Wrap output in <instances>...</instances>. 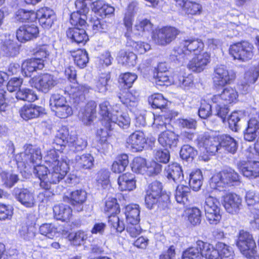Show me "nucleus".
<instances>
[{
	"instance_id": "1",
	"label": "nucleus",
	"mask_w": 259,
	"mask_h": 259,
	"mask_svg": "<svg viewBox=\"0 0 259 259\" xmlns=\"http://www.w3.org/2000/svg\"><path fill=\"white\" fill-rule=\"evenodd\" d=\"M47 166L39 165L34 167L33 172L40 180V186L49 190L51 184L62 180L68 172L69 167L62 153L55 149L48 151L44 157Z\"/></svg>"
},
{
	"instance_id": "2",
	"label": "nucleus",
	"mask_w": 259,
	"mask_h": 259,
	"mask_svg": "<svg viewBox=\"0 0 259 259\" xmlns=\"http://www.w3.org/2000/svg\"><path fill=\"white\" fill-rule=\"evenodd\" d=\"M204 48L203 42L199 39L189 38L183 41L180 46L175 48L171 51L170 57L173 61H178L183 64L186 62L193 53H200Z\"/></svg>"
},
{
	"instance_id": "3",
	"label": "nucleus",
	"mask_w": 259,
	"mask_h": 259,
	"mask_svg": "<svg viewBox=\"0 0 259 259\" xmlns=\"http://www.w3.org/2000/svg\"><path fill=\"white\" fill-rule=\"evenodd\" d=\"M92 12L96 15L95 18H89V22L94 31H100L102 29V25L99 20L106 18L113 14L115 9L106 2L103 0H98L94 2L91 6Z\"/></svg>"
},
{
	"instance_id": "4",
	"label": "nucleus",
	"mask_w": 259,
	"mask_h": 259,
	"mask_svg": "<svg viewBox=\"0 0 259 259\" xmlns=\"http://www.w3.org/2000/svg\"><path fill=\"white\" fill-rule=\"evenodd\" d=\"M162 190V186L159 182L154 181L148 186L145 198V204L148 209L160 207V200H163L164 203L167 204L168 196L163 194Z\"/></svg>"
},
{
	"instance_id": "5",
	"label": "nucleus",
	"mask_w": 259,
	"mask_h": 259,
	"mask_svg": "<svg viewBox=\"0 0 259 259\" xmlns=\"http://www.w3.org/2000/svg\"><path fill=\"white\" fill-rule=\"evenodd\" d=\"M236 245L246 257L259 259V256L256 255L257 251L255 242L249 233L244 230L240 231Z\"/></svg>"
},
{
	"instance_id": "6",
	"label": "nucleus",
	"mask_w": 259,
	"mask_h": 259,
	"mask_svg": "<svg viewBox=\"0 0 259 259\" xmlns=\"http://www.w3.org/2000/svg\"><path fill=\"white\" fill-rule=\"evenodd\" d=\"M240 177L234 169L229 168L214 175L210 181L212 188L222 187L227 186H233L240 182Z\"/></svg>"
},
{
	"instance_id": "7",
	"label": "nucleus",
	"mask_w": 259,
	"mask_h": 259,
	"mask_svg": "<svg viewBox=\"0 0 259 259\" xmlns=\"http://www.w3.org/2000/svg\"><path fill=\"white\" fill-rule=\"evenodd\" d=\"M236 77V72L224 65H218L214 69L213 81L215 86L223 87L232 83Z\"/></svg>"
},
{
	"instance_id": "8",
	"label": "nucleus",
	"mask_w": 259,
	"mask_h": 259,
	"mask_svg": "<svg viewBox=\"0 0 259 259\" xmlns=\"http://www.w3.org/2000/svg\"><path fill=\"white\" fill-rule=\"evenodd\" d=\"M37 15L33 11L19 9L15 13V18L17 21L31 22L20 26L16 32H39L38 27L33 22L36 19Z\"/></svg>"
},
{
	"instance_id": "9",
	"label": "nucleus",
	"mask_w": 259,
	"mask_h": 259,
	"mask_svg": "<svg viewBox=\"0 0 259 259\" xmlns=\"http://www.w3.org/2000/svg\"><path fill=\"white\" fill-rule=\"evenodd\" d=\"M253 49V46L252 44L247 41H243L231 46L229 53L234 60L246 61L252 58Z\"/></svg>"
},
{
	"instance_id": "10",
	"label": "nucleus",
	"mask_w": 259,
	"mask_h": 259,
	"mask_svg": "<svg viewBox=\"0 0 259 259\" xmlns=\"http://www.w3.org/2000/svg\"><path fill=\"white\" fill-rule=\"evenodd\" d=\"M29 83L32 87L47 93L57 84L58 81L53 75L45 73L31 78Z\"/></svg>"
},
{
	"instance_id": "11",
	"label": "nucleus",
	"mask_w": 259,
	"mask_h": 259,
	"mask_svg": "<svg viewBox=\"0 0 259 259\" xmlns=\"http://www.w3.org/2000/svg\"><path fill=\"white\" fill-rule=\"evenodd\" d=\"M220 203L219 200L211 195L206 197L204 206L206 219L211 224H217L221 220Z\"/></svg>"
},
{
	"instance_id": "12",
	"label": "nucleus",
	"mask_w": 259,
	"mask_h": 259,
	"mask_svg": "<svg viewBox=\"0 0 259 259\" xmlns=\"http://www.w3.org/2000/svg\"><path fill=\"white\" fill-rule=\"evenodd\" d=\"M109 122L105 123L106 128L109 130H112L113 125L115 124L122 128H127L131 123V118L128 114L115 109L113 110Z\"/></svg>"
},
{
	"instance_id": "13",
	"label": "nucleus",
	"mask_w": 259,
	"mask_h": 259,
	"mask_svg": "<svg viewBox=\"0 0 259 259\" xmlns=\"http://www.w3.org/2000/svg\"><path fill=\"white\" fill-rule=\"evenodd\" d=\"M188 63V68L193 72H201L210 62V56L206 52L195 55Z\"/></svg>"
},
{
	"instance_id": "14",
	"label": "nucleus",
	"mask_w": 259,
	"mask_h": 259,
	"mask_svg": "<svg viewBox=\"0 0 259 259\" xmlns=\"http://www.w3.org/2000/svg\"><path fill=\"white\" fill-rule=\"evenodd\" d=\"M238 97V93L236 90L228 87L224 89L220 95H214L210 99L213 103H221L223 105H227L235 102Z\"/></svg>"
},
{
	"instance_id": "15",
	"label": "nucleus",
	"mask_w": 259,
	"mask_h": 259,
	"mask_svg": "<svg viewBox=\"0 0 259 259\" xmlns=\"http://www.w3.org/2000/svg\"><path fill=\"white\" fill-rule=\"evenodd\" d=\"M242 199L235 193H227L223 197V205L226 211L232 214L238 213L240 209Z\"/></svg>"
},
{
	"instance_id": "16",
	"label": "nucleus",
	"mask_w": 259,
	"mask_h": 259,
	"mask_svg": "<svg viewBox=\"0 0 259 259\" xmlns=\"http://www.w3.org/2000/svg\"><path fill=\"white\" fill-rule=\"evenodd\" d=\"M237 166L244 177L249 179L259 177V161H241L238 163Z\"/></svg>"
},
{
	"instance_id": "17",
	"label": "nucleus",
	"mask_w": 259,
	"mask_h": 259,
	"mask_svg": "<svg viewBox=\"0 0 259 259\" xmlns=\"http://www.w3.org/2000/svg\"><path fill=\"white\" fill-rule=\"evenodd\" d=\"M96 103L91 101L80 110L79 118L84 124L89 125L92 124L96 117Z\"/></svg>"
},
{
	"instance_id": "18",
	"label": "nucleus",
	"mask_w": 259,
	"mask_h": 259,
	"mask_svg": "<svg viewBox=\"0 0 259 259\" xmlns=\"http://www.w3.org/2000/svg\"><path fill=\"white\" fill-rule=\"evenodd\" d=\"M35 14L38 19L40 25L44 29H48L50 28L55 18L54 11L47 7H43L39 9Z\"/></svg>"
},
{
	"instance_id": "19",
	"label": "nucleus",
	"mask_w": 259,
	"mask_h": 259,
	"mask_svg": "<svg viewBox=\"0 0 259 259\" xmlns=\"http://www.w3.org/2000/svg\"><path fill=\"white\" fill-rule=\"evenodd\" d=\"M173 83L185 90H188L193 87V77L191 74L186 75L184 70L176 71L173 74Z\"/></svg>"
},
{
	"instance_id": "20",
	"label": "nucleus",
	"mask_w": 259,
	"mask_h": 259,
	"mask_svg": "<svg viewBox=\"0 0 259 259\" xmlns=\"http://www.w3.org/2000/svg\"><path fill=\"white\" fill-rule=\"evenodd\" d=\"M196 245L201 253L202 258L205 257L206 259H220L218 249L207 242L202 240H198L196 242Z\"/></svg>"
},
{
	"instance_id": "21",
	"label": "nucleus",
	"mask_w": 259,
	"mask_h": 259,
	"mask_svg": "<svg viewBox=\"0 0 259 259\" xmlns=\"http://www.w3.org/2000/svg\"><path fill=\"white\" fill-rule=\"evenodd\" d=\"M146 143L144 133L140 131H137L132 133L126 140L128 147L134 151L142 150Z\"/></svg>"
},
{
	"instance_id": "22",
	"label": "nucleus",
	"mask_w": 259,
	"mask_h": 259,
	"mask_svg": "<svg viewBox=\"0 0 259 259\" xmlns=\"http://www.w3.org/2000/svg\"><path fill=\"white\" fill-rule=\"evenodd\" d=\"M167 178L176 183H186L183 181L184 175L181 167L177 163L169 164L165 169Z\"/></svg>"
},
{
	"instance_id": "23",
	"label": "nucleus",
	"mask_w": 259,
	"mask_h": 259,
	"mask_svg": "<svg viewBox=\"0 0 259 259\" xmlns=\"http://www.w3.org/2000/svg\"><path fill=\"white\" fill-rule=\"evenodd\" d=\"M44 112V109L32 104L25 105L20 110V114L25 120L38 117Z\"/></svg>"
},
{
	"instance_id": "24",
	"label": "nucleus",
	"mask_w": 259,
	"mask_h": 259,
	"mask_svg": "<svg viewBox=\"0 0 259 259\" xmlns=\"http://www.w3.org/2000/svg\"><path fill=\"white\" fill-rule=\"evenodd\" d=\"M44 67L41 59L33 58L24 61L22 64V73L26 76H30L31 73Z\"/></svg>"
},
{
	"instance_id": "25",
	"label": "nucleus",
	"mask_w": 259,
	"mask_h": 259,
	"mask_svg": "<svg viewBox=\"0 0 259 259\" xmlns=\"http://www.w3.org/2000/svg\"><path fill=\"white\" fill-rule=\"evenodd\" d=\"M118 184L121 191H132L136 188V181L133 174L125 173L118 177Z\"/></svg>"
},
{
	"instance_id": "26",
	"label": "nucleus",
	"mask_w": 259,
	"mask_h": 259,
	"mask_svg": "<svg viewBox=\"0 0 259 259\" xmlns=\"http://www.w3.org/2000/svg\"><path fill=\"white\" fill-rule=\"evenodd\" d=\"M158 140L159 143L163 147L170 148L177 146L178 136L170 131H166L159 135Z\"/></svg>"
},
{
	"instance_id": "27",
	"label": "nucleus",
	"mask_w": 259,
	"mask_h": 259,
	"mask_svg": "<svg viewBox=\"0 0 259 259\" xmlns=\"http://www.w3.org/2000/svg\"><path fill=\"white\" fill-rule=\"evenodd\" d=\"M91 90V88L85 84H79L78 82H72L70 85L67 92L73 98H84V94L88 93Z\"/></svg>"
},
{
	"instance_id": "28",
	"label": "nucleus",
	"mask_w": 259,
	"mask_h": 259,
	"mask_svg": "<svg viewBox=\"0 0 259 259\" xmlns=\"http://www.w3.org/2000/svg\"><path fill=\"white\" fill-rule=\"evenodd\" d=\"M138 11V3L132 2L130 3L123 18V24L127 31L132 30L134 16Z\"/></svg>"
},
{
	"instance_id": "29",
	"label": "nucleus",
	"mask_w": 259,
	"mask_h": 259,
	"mask_svg": "<svg viewBox=\"0 0 259 259\" xmlns=\"http://www.w3.org/2000/svg\"><path fill=\"white\" fill-rule=\"evenodd\" d=\"M17 199L22 205L27 208H32L35 204L34 193L27 189L21 190Z\"/></svg>"
},
{
	"instance_id": "30",
	"label": "nucleus",
	"mask_w": 259,
	"mask_h": 259,
	"mask_svg": "<svg viewBox=\"0 0 259 259\" xmlns=\"http://www.w3.org/2000/svg\"><path fill=\"white\" fill-rule=\"evenodd\" d=\"M259 136V123L255 118L250 119L244 133V139L249 142L253 141Z\"/></svg>"
},
{
	"instance_id": "31",
	"label": "nucleus",
	"mask_w": 259,
	"mask_h": 259,
	"mask_svg": "<svg viewBox=\"0 0 259 259\" xmlns=\"http://www.w3.org/2000/svg\"><path fill=\"white\" fill-rule=\"evenodd\" d=\"M53 211L55 218L62 221L69 220L72 215V209L69 206L64 204L56 205Z\"/></svg>"
},
{
	"instance_id": "32",
	"label": "nucleus",
	"mask_w": 259,
	"mask_h": 259,
	"mask_svg": "<svg viewBox=\"0 0 259 259\" xmlns=\"http://www.w3.org/2000/svg\"><path fill=\"white\" fill-rule=\"evenodd\" d=\"M190 196L191 190L188 186L182 183L177 186L175 197L178 203H185L189 201Z\"/></svg>"
},
{
	"instance_id": "33",
	"label": "nucleus",
	"mask_w": 259,
	"mask_h": 259,
	"mask_svg": "<svg viewBox=\"0 0 259 259\" xmlns=\"http://www.w3.org/2000/svg\"><path fill=\"white\" fill-rule=\"evenodd\" d=\"M87 19V15L76 11L71 14L70 21L74 29L84 30Z\"/></svg>"
},
{
	"instance_id": "34",
	"label": "nucleus",
	"mask_w": 259,
	"mask_h": 259,
	"mask_svg": "<svg viewBox=\"0 0 259 259\" xmlns=\"http://www.w3.org/2000/svg\"><path fill=\"white\" fill-rule=\"evenodd\" d=\"M220 141L217 137H208L202 139L200 144H202L207 152L214 154L218 151L220 147Z\"/></svg>"
},
{
	"instance_id": "35",
	"label": "nucleus",
	"mask_w": 259,
	"mask_h": 259,
	"mask_svg": "<svg viewBox=\"0 0 259 259\" xmlns=\"http://www.w3.org/2000/svg\"><path fill=\"white\" fill-rule=\"evenodd\" d=\"M75 63L80 68H84L89 62V57L87 51L82 49L70 51Z\"/></svg>"
},
{
	"instance_id": "36",
	"label": "nucleus",
	"mask_w": 259,
	"mask_h": 259,
	"mask_svg": "<svg viewBox=\"0 0 259 259\" xmlns=\"http://www.w3.org/2000/svg\"><path fill=\"white\" fill-rule=\"evenodd\" d=\"M125 214L128 223H138L140 221V210L137 204H130L125 207Z\"/></svg>"
},
{
	"instance_id": "37",
	"label": "nucleus",
	"mask_w": 259,
	"mask_h": 259,
	"mask_svg": "<svg viewBox=\"0 0 259 259\" xmlns=\"http://www.w3.org/2000/svg\"><path fill=\"white\" fill-rule=\"evenodd\" d=\"M220 147L224 148L228 152L234 153L237 149V143L235 140L228 135L222 136L220 138Z\"/></svg>"
},
{
	"instance_id": "38",
	"label": "nucleus",
	"mask_w": 259,
	"mask_h": 259,
	"mask_svg": "<svg viewBox=\"0 0 259 259\" xmlns=\"http://www.w3.org/2000/svg\"><path fill=\"white\" fill-rule=\"evenodd\" d=\"M70 136L68 130L66 127H62L57 132L54 139V144L61 147L65 146L69 144Z\"/></svg>"
},
{
	"instance_id": "39",
	"label": "nucleus",
	"mask_w": 259,
	"mask_h": 259,
	"mask_svg": "<svg viewBox=\"0 0 259 259\" xmlns=\"http://www.w3.org/2000/svg\"><path fill=\"white\" fill-rule=\"evenodd\" d=\"M185 214L191 225L195 226L200 223L201 211L198 208H189L185 211Z\"/></svg>"
},
{
	"instance_id": "40",
	"label": "nucleus",
	"mask_w": 259,
	"mask_h": 259,
	"mask_svg": "<svg viewBox=\"0 0 259 259\" xmlns=\"http://www.w3.org/2000/svg\"><path fill=\"white\" fill-rule=\"evenodd\" d=\"M94 161L93 157L90 154L77 155L75 157L76 166L84 169L91 168L93 166Z\"/></svg>"
},
{
	"instance_id": "41",
	"label": "nucleus",
	"mask_w": 259,
	"mask_h": 259,
	"mask_svg": "<svg viewBox=\"0 0 259 259\" xmlns=\"http://www.w3.org/2000/svg\"><path fill=\"white\" fill-rule=\"evenodd\" d=\"M203 176L200 170L192 172L190 175L189 185L195 191H198L202 184Z\"/></svg>"
},
{
	"instance_id": "42",
	"label": "nucleus",
	"mask_w": 259,
	"mask_h": 259,
	"mask_svg": "<svg viewBox=\"0 0 259 259\" xmlns=\"http://www.w3.org/2000/svg\"><path fill=\"white\" fill-rule=\"evenodd\" d=\"M1 49L6 55L13 57L19 53V46L13 40H9L4 42Z\"/></svg>"
},
{
	"instance_id": "43",
	"label": "nucleus",
	"mask_w": 259,
	"mask_h": 259,
	"mask_svg": "<svg viewBox=\"0 0 259 259\" xmlns=\"http://www.w3.org/2000/svg\"><path fill=\"white\" fill-rule=\"evenodd\" d=\"M128 162V156L126 154H121L112 164V170L115 173L121 172L125 170Z\"/></svg>"
},
{
	"instance_id": "44",
	"label": "nucleus",
	"mask_w": 259,
	"mask_h": 259,
	"mask_svg": "<svg viewBox=\"0 0 259 259\" xmlns=\"http://www.w3.org/2000/svg\"><path fill=\"white\" fill-rule=\"evenodd\" d=\"M176 38L175 33H152L153 41L159 45H165Z\"/></svg>"
},
{
	"instance_id": "45",
	"label": "nucleus",
	"mask_w": 259,
	"mask_h": 259,
	"mask_svg": "<svg viewBox=\"0 0 259 259\" xmlns=\"http://www.w3.org/2000/svg\"><path fill=\"white\" fill-rule=\"evenodd\" d=\"M68 145L76 152H79L85 148L87 146V142L85 139L76 137L74 134L70 135Z\"/></svg>"
},
{
	"instance_id": "46",
	"label": "nucleus",
	"mask_w": 259,
	"mask_h": 259,
	"mask_svg": "<svg viewBox=\"0 0 259 259\" xmlns=\"http://www.w3.org/2000/svg\"><path fill=\"white\" fill-rule=\"evenodd\" d=\"M16 97L17 99L33 102L37 99V96L33 91L29 89H20L16 93Z\"/></svg>"
},
{
	"instance_id": "47",
	"label": "nucleus",
	"mask_w": 259,
	"mask_h": 259,
	"mask_svg": "<svg viewBox=\"0 0 259 259\" xmlns=\"http://www.w3.org/2000/svg\"><path fill=\"white\" fill-rule=\"evenodd\" d=\"M138 95H134L132 93L127 92L119 96L121 102L128 107H135L137 105Z\"/></svg>"
},
{
	"instance_id": "48",
	"label": "nucleus",
	"mask_w": 259,
	"mask_h": 259,
	"mask_svg": "<svg viewBox=\"0 0 259 259\" xmlns=\"http://www.w3.org/2000/svg\"><path fill=\"white\" fill-rule=\"evenodd\" d=\"M147 163L144 158L141 157H135L132 164V169L136 173L145 174Z\"/></svg>"
},
{
	"instance_id": "49",
	"label": "nucleus",
	"mask_w": 259,
	"mask_h": 259,
	"mask_svg": "<svg viewBox=\"0 0 259 259\" xmlns=\"http://www.w3.org/2000/svg\"><path fill=\"white\" fill-rule=\"evenodd\" d=\"M184 12L187 14L197 15L200 14L202 10L201 6L197 3L188 1L184 6H182Z\"/></svg>"
},
{
	"instance_id": "50",
	"label": "nucleus",
	"mask_w": 259,
	"mask_h": 259,
	"mask_svg": "<svg viewBox=\"0 0 259 259\" xmlns=\"http://www.w3.org/2000/svg\"><path fill=\"white\" fill-rule=\"evenodd\" d=\"M136 55L133 52H125L123 51H121L118 61L123 65L134 66L136 63Z\"/></svg>"
},
{
	"instance_id": "51",
	"label": "nucleus",
	"mask_w": 259,
	"mask_h": 259,
	"mask_svg": "<svg viewBox=\"0 0 259 259\" xmlns=\"http://www.w3.org/2000/svg\"><path fill=\"white\" fill-rule=\"evenodd\" d=\"M70 201L73 205L82 204L87 197V192L83 190H77L72 192L70 194Z\"/></svg>"
},
{
	"instance_id": "52",
	"label": "nucleus",
	"mask_w": 259,
	"mask_h": 259,
	"mask_svg": "<svg viewBox=\"0 0 259 259\" xmlns=\"http://www.w3.org/2000/svg\"><path fill=\"white\" fill-rule=\"evenodd\" d=\"M24 155L26 159L32 163H36L37 160H39L41 158L40 149H34L32 146H29L27 148Z\"/></svg>"
},
{
	"instance_id": "53",
	"label": "nucleus",
	"mask_w": 259,
	"mask_h": 259,
	"mask_svg": "<svg viewBox=\"0 0 259 259\" xmlns=\"http://www.w3.org/2000/svg\"><path fill=\"white\" fill-rule=\"evenodd\" d=\"M149 103L153 108H162L165 106L167 101L160 94L152 95L149 98Z\"/></svg>"
},
{
	"instance_id": "54",
	"label": "nucleus",
	"mask_w": 259,
	"mask_h": 259,
	"mask_svg": "<svg viewBox=\"0 0 259 259\" xmlns=\"http://www.w3.org/2000/svg\"><path fill=\"white\" fill-rule=\"evenodd\" d=\"M50 102L52 111L68 103L66 98L59 94H53L50 98Z\"/></svg>"
},
{
	"instance_id": "55",
	"label": "nucleus",
	"mask_w": 259,
	"mask_h": 259,
	"mask_svg": "<svg viewBox=\"0 0 259 259\" xmlns=\"http://www.w3.org/2000/svg\"><path fill=\"white\" fill-rule=\"evenodd\" d=\"M197 152L189 145H184L180 151V155L183 159L192 160L197 155Z\"/></svg>"
},
{
	"instance_id": "56",
	"label": "nucleus",
	"mask_w": 259,
	"mask_h": 259,
	"mask_svg": "<svg viewBox=\"0 0 259 259\" xmlns=\"http://www.w3.org/2000/svg\"><path fill=\"white\" fill-rule=\"evenodd\" d=\"M134 27L135 30L139 32H149L153 30V24L147 19L137 20Z\"/></svg>"
},
{
	"instance_id": "57",
	"label": "nucleus",
	"mask_w": 259,
	"mask_h": 259,
	"mask_svg": "<svg viewBox=\"0 0 259 259\" xmlns=\"http://www.w3.org/2000/svg\"><path fill=\"white\" fill-rule=\"evenodd\" d=\"M154 122L153 126L158 130H163L167 128V125L169 122V119L162 115H153Z\"/></svg>"
},
{
	"instance_id": "58",
	"label": "nucleus",
	"mask_w": 259,
	"mask_h": 259,
	"mask_svg": "<svg viewBox=\"0 0 259 259\" xmlns=\"http://www.w3.org/2000/svg\"><path fill=\"white\" fill-rule=\"evenodd\" d=\"M243 116L244 112L242 111L232 112L228 119L230 128L232 130L236 131L238 127V122Z\"/></svg>"
},
{
	"instance_id": "59",
	"label": "nucleus",
	"mask_w": 259,
	"mask_h": 259,
	"mask_svg": "<svg viewBox=\"0 0 259 259\" xmlns=\"http://www.w3.org/2000/svg\"><path fill=\"white\" fill-rule=\"evenodd\" d=\"M169 73H157L155 82L157 85L168 86L173 83V75L169 76Z\"/></svg>"
},
{
	"instance_id": "60",
	"label": "nucleus",
	"mask_w": 259,
	"mask_h": 259,
	"mask_svg": "<svg viewBox=\"0 0 259 259\" xmlns=\"http://www.w3.org/2000/svg\"><path fill=\"white\" fill-rule=\"evenodd\" d=\"M67 238L74 245H79L87 239V235L83 231H78L75 233H70Z\"/></svg>"
},
{
	"instance_id": "61",
	"label": "nucleus",
	"mask_w": 259,
	"mask_h": 259,
	"mask_svg": "<svg viewBox=\"0 0 259 259\" xmlns=\"http://www.w3.org/2000/svg\"><path fill=\"white\" fill-rule=\"evenodd\" d=\"M182 259H202L201 253L197 246L191 247L183 251Z\"/></svg>"
},
{
	"instance_id": "62",
	"label": "nucleus",
	"mask_w": 259,
	"mask_h": 259,
	"mask_svg": "<svg viewBox=\"0 0 259 259\" xmlns=\"http://www.w3.org/2000/svg\"><path fill=\"white\" fill-rule=\"evenodd\" d=\"M1 177L6 187L11 188L18 181V176L16 174L6 172L1 174Z\"/></svg>"
},
{
	"instance_id": "63",
	"label": "nucleus",
	"mask_w": 259,
	"mask_h": 259,
	"mask_svg": "<svg viewBox=\"0 0 259 259\" xmlns=\"http://www.w3.org/2000/svg\"><path fill=\"white\" fill-rule=\"evenodd\" d=\"M162 170V166L155 161L147 162L145 175L153 176L159 174Z\"/></svg>"
},
{
	"instance_id": "64",
	"label": "nucleus",
	"mask_w": 259,
	"mask_h": 259,
	"mask_svg": "<svg viewBox=\"0 0 259 259\" xmlns=\"http://www.w3.org/2000/svg\"><path fill=\"white\" fill-rule=\"evenodd\" d=\"M259 76V68L253 67L249 69L244 74L245 82L251 84L254 83Z\"/></svg>"
}]
</instances>
